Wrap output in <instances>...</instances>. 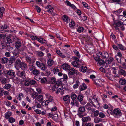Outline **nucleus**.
Instances as JSON below:
<instances>
[{"label": "nucleus", "mask_w": 126, "mask_h": 126, "mask_svg": "<svg viewBox=\"0 0 126 126\" xmlns=\"http://www.w3.org/2000/svg\"><path fill=\"white\" fill-rule=\"evenodd\" d=\"M15 45L16 47L18 49L21 45V42L19 41H16L15 43Z\"/></svg>", "instance_id": "17"}, {"label": "nucleus", "mask_w": 126, "mask_h": 126, "mask_svg": "<svg viewBox=\"0 0 126 126\" xmlns=\"http://www.w3.org/2000/svg\"><path fill=\"white\" fill-rule=\"evenodd\" d=\"M84 29V28L83 27H80L77 29V31L78 32L80 33L83 32Z\"/></svg>", "instance_id": "55"}, {"label": "nucleus", "mask_w": 126, "mask_h": 126, "mask_svg": "<svg viewBox=\"0 0 126 126\" xmlns=\"http://www.w3.org/2000/svg\"><path fill=\"white\" fill-rule=\"evenodd\" d=\"M25 72L24 71L22 72L18 71L17 73V75L19 77L23 78L24 79V78H25Z\"/></svg>", "instance_id": "11"}, {"label": "nucleus", "mask_w": 126, "mask_h": 126, "mask_svg": "<svg viewBox=\"0 0 126 126\" xmlns=\"http://www.w3.org/2000/svg\"><path fill=\"white\" fill-rule=\"evenodd\" d=\"M111 106V105L110 104H109L108 105L107 104H105L104 105L103 107L105 109H107L109 107H110Z\"/></svg>", "instance_id": "58"}, {"label": "nucleus", "mask_w": 126, "mask_h": 126, "mask_svg": "<svg viewBox=\"0 0 126 126\" xmlns=\"http://www.w3.org/2000/svg\"><path fill=\"white\" fill-rule=\"evenodd\" d=\"M37 55L39 57H42L44 56V54L42 51H38L36 52Z\"/></svg>", "instance_id": "32"}, {"label": "nucleus", "mask_w": 126, "mask_h": 126, "mask_svg": "<svg viewBox=\"0 0 126 126\" xmlns=\"http://www.w3.org/2000/svg\"><path fill=\"white\" fill-rule=\"evenodd\" d=\"M78 71L76 70H75L73 68H70L69 70V71L68 73V74L71 75H73L75 74H76L77 73Z\"/></svg>", "instance_id": "13"}, {"label": "nucleus", "mask_w": 126, "mask_h": 126, "mask_svg": "<svg viewBox=\"0 0 126 126\" xmlns=\"http://www.w3.org/2000/svg\"><path fill=\"white\" fill-rule=\"evenodd\" d=\"M21 63V62L20 60V59H17L16 61L15 64L16 66L19 67Z\"/></svg>", "instance_id": "42"}, {"label": "nucleus", "mask_w": 126, "mask_h": 126, "mask_svg": "<svg viewBox=\"0 0 126 126\" xmlns=\"http://www.w3.org/2000/svg\"><path fill=\"white\" fill-rule=\"evenodd\" d=\"M12 114V113L11 112L8 111L5 113V117L7 119H8L10 118V117L11 116Z\"/></svg>", "instance_id": "20"}, {"label": "nucleus", "mask_w": 126, "mask_h": 126, "mask_svg": "<svg viewBox=\"0 0 126 126\" xmlns=\"http://www.w3.org/2000/svg\"><path fill=\"white\" fill-rule=\"evenodd\" d=\"M108 114H111L115 117L118 118L120 117L122 114L120 110L118 108H116L112 111L109 109L107 110Z\"/></svg>", "instance_id": "1"}, {"label": "nucleus", "mask_w": 126, "mask_h": 126, "mask_svg": "<svg viewBox=\"0 0 126 126\" xmlns=\"http://www.w3.org/2000/svg\"><path fill=\"white\" fill-rule=\"evenodd\" d=\"M119 83L121 85H124L126 83V81L125 79H122L119 80Z\"/></svg>", "instance_id": "36"}, {"label": "nucleus", "mask_w": 126, "mask_h": 126, "mask_svg": "<svg viewBox=\"0 0 126 126\" xmlns=\"http://www.w3.org/2000/svg\"><path fill=\"white\" fill-rule=\"evenodd\" d=\"M83 95L82 94L79 95L77 97L78 100L80 102L83 101Z\"/></svg>", "instance_id": "43"}, {"label": "nucleus", "mask_w": 126, "mask_h": 126, "mask_svg": "<svg viewBox=\"0 0 126 126\" xmlns=\"http://www.w3.org/2000/svg\"><path fill=\"white\" fill-rule=\"evenodd\" d=\"M93 102L92 105L94 107L96 108H98L100 106L99 103L97 100V99H95L94 98V100H93Z\"/></svg>", "instance_id": "8"}, {"label": "nucleus", "mask_w": 126, "mask_h": 126, "mask_svg": "<svg viewBox=\"0 0 126 126\" xmlns=\"http://www.w3.org/2000/svg\"><path fill=\"white\" fill-rule=\"evenodd\" d=\"M24 57L25 58L26 61L29 63L33 62L35 60V59H34V61H33L31 58L26 54H25L24 55Z\"/></svg>", "instance_id": "10"}, {"label": "nucleus", "mask_w": 126, "mask_h": 126, "mask_svg": "<svg viewBox=\"0 0 126 126\" xmlns=\"http://www.w3.org/2000/svg\"><path fill=\"white\" fill-rule=\"evenodd\" d=\"M36 81L34 80H31L29 81V83L30 84L33 85L35 84Z\"/></svg>", "instance_id": "62"}, {"label": "nucleus", "mask_w": 126, "mask_h": 126, "mask_svg": "<svg viewBox=\"0 0 126 126\" xmlns=\"http://www.w3.org/2000/svg\"><path fill=\"white\" fill-rule=\"evenodd\" d=\"M8 59L6 57H3L1 59V62L2 64H5L8 61Z\"/></svg>", "instance_id": "19"}, {"label": "nucleus", "mask_w": 126, "mask_h": 126, "mask_svg": "<svg viewBox=\"0 0 126 126\" xmlns=\"http://www.w3.org/2000/svg\"><path fill=\"white\" fill-rule=\"evenodd\" d=\"M76 95L73 93H72L71 94V97L72 100H75L77 97Z\"/></svg>", "instance_id": "35"}, {"label": "nucleus", "mask_w": 126, "mask_h": 126, "mask_svg": "<svg viewBox=\"0 0 126 126\" xmlns=\"http://www.w3.org/2000/svg\"><path fill=\"white\" fill-rule=\"evenodd\" d=\"M74 61L72 62L71 63L73 66L78 68H79L80 66V64L79 63L80 62L79 58L74 57L73 58Z\"/></svg>", "instance_id": "4"}, {"label": "nucleus", "mask_w": 126, "mask_h": 126, "mask_svg": "<svg viewBox=\"0 0 126 126\" xmlns=\"http://www.w3.org/2000/svg\"><path fill=\"white\" fill-rule=\"evenodd\" d=\"M6 39L7 41V42H6V44H8L9 45H10L11 43H12L11 35H9L7 36L6 38Z\"/></svg>", "instance_id": "14"}, {"label": "nucleus", "mask_w": 126, "mask_h": 126, "mask_svg": "<svg viewBox=\"0 0 126 126\" xmlns=\"http://www.w3.org/2000/svg\"><path fill=\"white\" fill-rule=\"evenodd\" d=\"M74 52L75 54L78 57H77V58H79H79L80 57V56L79 52L76 50H75L74 51Z\"/></svg>", "instance_id": "51"}, {"label": "nucleus", "mask_w": 126, "mask_h": 126, "mask_svg": "<svg viewBox=\"0 0 126 126\" xmlns=\"http://www.w3.org/2000/svg\"><path fill=\"white\" fill-rule=\"evenodd\" d=\"M93 80L95 83L96 85L98 86H100V82L99 81L98 79L95 80L94 79H93Z\"/></svg>", "instance_id": "52"}, {"label": "nucleus", "mask_w": 126, "mask_h": 126, "mask_svg": "<svg viewBox=\"0 0 126 126\" xmlns=\"http://www.w3.org/2000/svg\"><path fill=\"white\" fill-rule=\"evenodd\" d=\"M101 119L98 117H96L94 119V122L96 123H98L101 122Z\"/></svg>", "instance_id": "39"}, {"label": "nucleus", "mask_w": 126, "mask_h": 126, "mask_svg": "<svg viewBox=\"0 0 126 126\" xmlns=\"http://www.w3.org/2000/svg\"><path fill=\"white\" fill-rule=\"evenodd\" d=\"M82 121L84 122H86L90 121V118L89 117H84L82 118Z\"/></svg>", "instance_id": "46"}, {"label": "nucleus", "mask_w": 126, "mask_h": 126, "mask_svg": "<svg viewBox=\"0 0 126 126\" xmlns=\"http://www.w3.org/2000/svg\"><path fill=\"white\" fill-rule=\"evenodd\" d=\"M14 82L16 84H18L20 82L21 80L19 78L16 77L14 80Z\"/></svg>", "instance_id": "41"}, {"label": "nucleus", "mask_w": 126, "mask_h": 126, "mask_svg": "<svg viewBox=\"0 0 126 126\" xmlns=\"http://www.w3.org/2000/svg\"><path fill=\"white\" fill-rule=\"evenodd\" d=\"M36 64L37 66L40 68L42 70L45 71L47 68L46 65L43 63H41L39 61H37Z\"/></svg>", "instance_id": "6"}, {"label": "nucleus", "mask_w": 126, "mask_h": 126, "mask_svg": "<svg viewBox=\"0 0 126 126\" xmlns=\"http://www.w3.org/2000/svg\"><path fill=\"white\" fill-rule=\"evenodd\" d=\"M11 40L12 42L13 41H15L16 40H19L20 39L17 37L13 36L11 35Z\"/></svg>", "instance_id": "38"}, {"label": "nucleus", "mask_w": 126, "mask_h": 126, "mask_svg": "<svg viewBox=\"0 0 126 126\" xmlns=\"http://www.w3.org/2000/svg\"><path fill=\"white\" fill-rule=\"evenodd\" d=\"M56 79L54 77H52L51 78L49 81V82L50 84H54L56 82Z\"/></svg>", "instance_id": "33"}, {"label": "nucleus", "mask_w": 126, "mask_h": 126, "mask_svg": "<svg viewBox=\"0 0 126 126\" xmlns=\"http://www.w3.org/2000/svg\"><path fill=\"white\" fill-rule=\"evenodd\" d=\"M106 65L105 66V67H108V65L109 66L111 65L113 66L115 64V60L113 57H110L106 61Z\"/></svg>", "instance_id": "5"}, {"label": "nucleus", "mask_w": 126, "mask_h": 126, "mask_svg": "<svg viewBox=\"0 0 126 126\" xmlns=\"http://www.w3.org/2000/svg\"><path fill=\"white\" fill-rule=\"evenodd\" d=\"M6 36V34H0V40L4 39Z\"/></svg>", "instance_id": "56"}, {"label": "nucleus", "mask_w": 126, "mask_h": 126, "mask_svg": "<svg viewBox=\"0 0 126 126\" xmlns=\"http://www.w3.org/2000/svg\"><path fill=\"white\" fill-rule=\"evenodd\" d=\"M92 111L94 113V114L95 117L97 116L99 114V111L98 110L95 111L94 110H92Z\"/></svg>", "instance_id": "34"}, {"label": "nucleus", "mask_w": 126, "mask_h": 126, "mask_svg": "<svg viewBox=\"0 0 126 126\" xmlns=\"http://www.w3.org/2000/svg\"><path fill=\"white\" fill-rule=\"evenodd\" d=\"M49 102L47 100L43 101L42 104L44 106H46L47 105H48V104H49Z\"/></svg>", "instance_id": "48"}, {"label": "nucleus", "mask_w": 126, "mask_h": 126, "mask_svg": "<svg viewBox=\"0 0 126 126\" xmlns=\"http://www.w3.org/2000/svg\"><path fill=\"white\" fill-rule=\"evenodd\" d=\"M43 99V96L42 95H38L37 97L35 99V101H38L39 102H42Z\"/></svg>", "instance_id": "15"}, {"label": "nucleus", "mask_w": 126, "mask_h": 126, "mask_svg": "<svg viewBox=\"0 0 126 126\" xmlns=\"http://www.w3.org/2000/svg\"><path fill=\"white\" fill-rule=\"evenodd\" d=\"M62 82L60 80H58L56 83V85L57 86H60L62 85Z\"/></svg>", "instance_id": "57"}, {"label": "nucleus", "mask_w": 126, "mask_h": 126, "mask_svg": "<svg viewBox=\"0 0 126 126\" xmlns=\"http://www.w3.org/2000/svg\"><path fill=\"white\" fill-rule=\"evenodd\" d=\"M9 122L10 123H12L15 122V119L12 117H11L8 119Z\"/></svg>", "instance_id": "50"}, {"label": "nucleus", "mask_w": 126, "mask_h": 126, "mask_svg": "<svg viewBox=\"0 0 126 126\" xmlns=\"http://www.w3.org/2000/svg\"><path fill=\"white\" fill-rule=\"evenodd\" d=\"M38 94L35 92H34L31 95V96L33 99H36L38 95Z\"/></svg>", "instance_id": "30"}, {"label": "nucleus", "mask_w": 126, "mask_h": 126, "mask_svg": "<svg viewBox=\"0 0 126 126\" xmlns=\"http://www.w3.org/2000/svg\"><path fill=\"white\" fill-rule=\"evenodd\" d=\"M80 82L78 81H76L75 84L73 86V88L74 89H76L80 85Z\"/></svg>", "instance_id": "26"}, {"label": "nucleus", "mask_w": 126, "mask_h": 126, "mask_svg": "<svg viewBox=\"0 0 126 126\" xmlns=\"http://www.w3.org/2000/svg\"><path fill=\"white\" fill-rule=\"evenodd\" d=\"M115 58L118 62L119 63H121V58L118 56H116Z\"/></svg>", "instance_id": "60"}, {"label": "nucleus", "mask_w": 126, "mask_h": 126, "mask_svg": "<svg viewBox=\"0 0 126 126\" xmlns=\"http://www.w3.org/2000/svg\"><path fill=\"white\" fill-rule=\"evenodd\" d=\"M61 67L62 68L66 71L69 70L70 68V66L66 63L62 64Z\"/></svg>", "instance_id": "9"}, {"label": "nucleus", "mask_w": 126, "mask_h": 126, "mask_svg": "<svg viewBox=\"0 0 126 126\" xmlns=\"http://www.w3.org/2000/svg\"><path fill=\"white\" fill-rule=\"evenodd\" d=\"M29 70L32 71H33L34 69H35V68L34 66L33 65H29Z\"/></svg>", "instance_id": "45"}, {"label": "nucleus", "mask_w": 126, "mask_h": 126, "mask_svg": "<svg viewBox=\"0 0 126 126\" xmlns=\"http://www.w3.org/2000/svg\"><path fill=\"white\" fill-rule=\"evenodd\" d=\"M8 48V51L10 52H12V51H13V47H11L10 46H10L9 47H7V48Z\"/></svg>", "instance_id": "63"}, {"label": "nucleus", "mask_w": 126, "mask_h": 126, "mask_svg": "<svg viewBox=\"0 0 126 126\" xmlns=\"http://www.w3.org/2000/svg\"><path fill=\"white\" fill-rule=\"evenodd\" d=\"M63 20L66 22L67 23H68L70 21V19L66 15H64L63 17Z\"/></svg>", "instance_id": "27"}, {"label": "nucleus", "mask_w": 126, "mask_h": 126, "mask_svg": "<svg viewBox=\"0 0 126 126\" xmlns=\"http://www.w3.org/2000/svg\"><path fill=\"white\" fill-rule=\"evenodd\" d=\"M125 21L126 22V20H125ZM124 25H126V23H123V22L119 21L117 22H114L113 24V26L115 27L116 30H119V28L118 27H119L121 28V30L123 31L125 29V28L123 27Z\"/></svg>", "instance_id": "2"}, {"label": "nucleus", "mask_w": 126, "mask_h": 126, "mask_svg": "<svg viewBox=\"0 0 126 126\" xmlns=\"http://www.w3.org/2000/svg\"><path fill=\"white\" fill-rule=\"evenodd\" d=\"M101 55H102V56L104 58H107L109 57V55L108 53L106 52H103L102 53L101 52L99 53Z\"/></svg>", "instance_id": "21"}, {"label": "nucleus", "mask_w": 126, "mask_h": 126, "mask_svg": "<svg viewBox=\"0 0 126 126\" xmlns=\"http://www.w3.org/2000/svg\"><path fill=\"white\" fill-rule=\"evenodd\" d=\"M118 73L119 74L125 76H126V73L122 69H120L118 70Z\"/></svg>", "instance_id": "22"}, {"label": "nucleus", "mask_w": 126, "mask_h": 126, "mask_svg": "<svg viewBox=\"0 0 126 126\" xmlns=\"http://www.w3.org/2000/svg\"><path fill=\"white\" fill-rule=\"evenodd\" d=\"M33 74L34 75L37 76L40 74L39 70L35 69L32 71Z\"/></svg>", "instance_id": "24"}, {"label": "nucleus", "mask_w": 126, "mask_h": 126, "mask_svg": "<svg viewBox=\"0 0 126 126\" xmlns=\"http://www.w3.org/2000/svg\"><path fill=\"white\" fill-rule=\"evenodd\" d=\"M118 48L121 50H124V47L122 45L118 44Z\"/></svg>", "instance_id": "64"}, {"label": "nucleus", "mask_w": 126, "mask_h": 126, "mask_svg": "<svg viewBox=\"0 0 126 126\" xmlns=\"http://www.w3.org/2000/svg\"><path fill=\"white\" fill-rule=\"evenodd\" d=\"M38 41L41 43H47V41L41 37L38 38Z\"/></svg>", "instance_id": "25"}, {"label": "nucleus", "mask_w": 126, "mask_h": 126, "mask_svg": "<svg viewBox=\"0 0 126 126\" xmlns=\"http://www.w3.org/2000/svg\"><path fill=\"white\" fill-rule=\"evenodd\" d=\"M87 88V86L84 83H83L81 85H80L79 87V88L80 90V91L84 90Z\"/></svg>", "instance_id": "16"}, {"label": "nucleus", "mask_w": 126, "mask_h": 126, "mask_svg": "<svg viewBox=\"0 0 126 126\" xmlns=\"http://www.w3.org/2000/svg\"><path fill=\"white\" fill-rule=\"evenodd\" d=\"M52 118L54 120L56 121L58 118V115L57 114H55L53 115Z\"/></svg>", "instance_id": "47"}, {"label": "nucleus", "mask_w": 126, "mask_h": 126, "mask_svg": "<svg viewBox=\"0 0 126 126\" xmlns=\"http://www.w3.org/2000/svg\"><path fill=\"white\" fill-rule=\"evenodd\" d=\"M78 115L79 117H82L86 115L87 113L85 112V107L81 106L78 108Z\"/></svg>", "instance_id": "3"}, {"label": "nucleus", "mask_w": 126, "mask_h": 126, "mask_svg": "<svg viewBox=\"0 0 126 126\" xmlns=\"http://www.w3.org/2000/svg\"><path fill=\"white\" fill-rule=\"evenodd\" d=\"M98 63L100 65H102V66H104L105 65H106V62L105 63L104 60L101 59L98 62Z\"/></svg>", "instance_id": "31"}, {"label": "nucleus", "mask_w": 126, "mask_h": 126, "mask_svg": "<svg viewBox=\"0 0 126 126\" xmlns=\"http://www.w3.org/2000/svg\"><path fill=\"white\" fill-rule=\"evenodd\" d=\"M75 23L74 22L72 21L69 24V26L71 28H72L75 26Z\"/></svg>", "instance_id": "61"}, {"label": "nucleus", "mask_w": 126, "mask_h": 126, "mask_svg": "<svg viewBox=\"0 0 126 126\" xmlns=\"http://www.w3.org/2000/svg\"><path fill=\"white\" fill-rule=\"evenodd\" d=\"M47 66H51L53 64L54 62L53 60L51 59H49L47 61Z\"/></svg>", "instance_id": "18"}, {"label": "nucleus", "mask_w": 126, "mask_h": 126, "mask_svg": "<svg viewBox=\"0 0 126 126\" xmlns=\"http://www.w3.org/2000/svg\"><path fill=\"white\" fill-rule=\"evenodd\" d=\"M53 99V97H52L50 96L48 97V99L47 100V101L49 102V105H50L51 104H52L53 105L55 104V103L54 102H52Z\"/></svg>", "instance_id": "23"}, {"label": "nucleus", "mask_w": 126, "mask_h": 126, "mask_svg": "<svg viewBox=\"0 0 126 126\" xmlns=\"http://www.w3.org/2000/svg\"><path fill=\"white\" fill-rule=\"evenodd\" d=\"M1 46L2 47V49L7 48V47H9L10 46V45H9L8 44H4L3 43L1 44Z\"/></svg>", "instance_id": "29"}, {"label": "nucleus", "mask_w": 126, "mask_h": 126, "mask_svg": "<svg viewBox=\"0 0 126 126\" xmlns=\"http://www.w3.org/2000/svg\"><path fill=\"white\" fill-rule=\"evenodd\" d=\"M87 70V68L86 67H82L81 68V71L83 72H86Z\"/></svg>", "instance_id": "59"}, {"label": "nucleus", "mask_w": 126, "mask_h": 126, "mask_svg": "<svg viewBox=\"0 0 126 126\" xmlns=\"http://www.w3.org/2000/svg\"><path fill=\"white\" fill-rule=\"evenodd\" d=\"M7 79L6 78H0V80L2 84H5L6 83Z\"/></svg>", "instance_id": "28"}, {"label": "nucleus", "mask_w": 126, "mask_h": 126, "mask_svg": "<svg viewBox=\"0 0 126 126\" xmlns=\"http://www.w3.org/2000/svg\"><path fill=\"white\" fill-rule=\"evenodd\" d=\"M70 99V96L69 95H67L63 97V99L65 101H67Z\"/></svg>", "instance_id": "37"}, {"label": "nucleus", "mask_w": 126, "mask_h": 126, "mask_svg": "<svg viewBox=\"0 0 126 126\" xmlns=\"http://www.w3.org/2000/svg\"><path fill=\"white\" fill-rule=\"evenodd\" d=\"M47 81V80L44 77L41 79L40 81L42 84L45 83Z\"/></svg>", "instance_id": "49"}, {"label": "nucleus", "mask_w": 126, "mask_h": 126, "mask_svg": "<svg viewBox=\"0 0 126 126\" xmlns=\"http://www.w3.org/2000/svg\"><path fill=\"white\" fill-rule=\"evenodd\" d=\"M119 19L120 20L123 21L126 18L125 17L122 15H119L118 16Z\"/></svg>", "instance_id": "53"}, {"label": "nucleus", "mask_w": 126, "mask_h": 126, "mask_svg": "<svg viewBox=\"0 0 126 126\" xmlns=\"http://www.w3.org/2000/svg\"><path fill=\"white\" fill-rule=\"evenodd\" d=\"M11 85L9 84H5V85L4 86L3 88H4L6 89H8L10 88L11 87Z\"/></svg>", "instance_id": "40"}, {"label": "nucleus", "mask_w": 126, "mask_h": 126, "mask_svg": "<svg viewBox=\"0 0 126 126\" xmlns=\"http://www.w3.org/2000/svg\"><path fill=\"white\" fill-rule=\"evenodd\" d=\"M122 11V10L121 9H119L113 12V13L116 14V15H118L120 14Z\"/></svg>", "instance_id": "44"}, {"label": "nucleus", "mask_w": 126, "mask_h": 126, "mask_svg": "<svg viewBox=\"0 0 126 126\" xmlns=\"http://www.w3.org/2000/svg\"><path fill=\"white\" fill-rule=\"evenodd\" d=\"M27 64L24 62H22L19 67L22 70H24L27 68Z\"/></svg>", "instance_id": "12"}, {"label": "nucleus", "mask_w": 126, "mask_h": 126, "mask_svg": "<svg viewBox=\"0 0 126 126\" xmlns=\"http://www.w3.org/2000/svg\"><path fill=\"white\" fill-rule=\"evenodd\" d=\"M7 74L12 78H14L15 76L14 71L12 70L7 71Z\"/></svg>", "instance_id": "7"}, {"label": "nucleus", "mask_w": 126, "mask_h": 126, "mask_svg": "<svg viewBox=\"0 0 126 126\" xmlns=\"http://www.w3.org/2000/svg\"><path fill=\"white\" fill-rule=\"evenodd\" d=\"M50 89L53 92L55 91L57 87L56 85L50 86Z\"/></svg>", "instance_id": "54"}]
</instances>
